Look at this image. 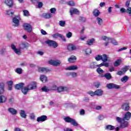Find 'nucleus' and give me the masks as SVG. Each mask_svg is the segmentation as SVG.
Returning a JSON list of instances; mask_svg holds the SVG:
<instances>
[{
	"mask_svg": "<svg viewBox=\"0 0 131 131\" xmlns=\"http://www.w3.org/2000/svg\"><path fill=\"white\" fill-rule=\"evenodd\" d=\"M24 85H25L24 83H23V82L18 84H16V85H15V89L18 90H21L22 93H23L24 95L27 94L28 91L33 90H30L29 88H27L26 87L23 88L24 87Z\"/></svg>",
	"mask_w": 131,
	"mask_h": 131,
	"instance_id": "1",
	"label": "nucleus"
},
{
	"mask_svg": "<svg viewBox=\"0 0 131 131\" xmlns=\"http://www.w3.org/2000/svg\"><path fill=\"white\" fill-rule=\"evenodd\" d=\"M116 120L118 121V123H120V127L121 128H125L129 126V123L127 121L124 120H121V118L120 117H117Z\"/></svg>",
	"mask_w": 131,
	"mask_h": 131,
	"instance_id": "2",
	"label": "nucleus"
},
{
	"mask_svg": "<svg viewBox=\"0 0 131 131\" xmlns=\"http://www.w3.org/2000/svg\"><path fill=\"white\" fill-rule=\"evenodd\" d=\"M64 121L68 123H71L72 125H73L74 126H77L78 123L76 121V120L74 119H72V118H70L68 116L65 117L63 118Z\"/></svg>",
	"mask_w": 131,
	"mask_h": 131,
	"instance_id": "3",
	"label": "nucleus"
},
{
	"mask_svg": "<svg viewBox=\"0 0 131 131\" xmlns=\"http://www.w3.org/2000/svg\"><path fill=\"white\" fill-rule=\"evenodd\" d=\"M102 39L104 41H107V42H110L114 46H118V43L116 40H114V38L107 37V36H102Z\"/></svg>",
	"mask_w": 131,
	"mask_h": 131,
	"instance_id": "4",
	"label": "nucleus"
},
{
	"mask_svg": "<svg viewBox=\"0 0 131 131\" xmlns=\"http://www.w3.org/2000/svg\"><path fill=\"white\" fill-rule=\"evenodd\" d=\"M45 43L46 44L48 45L49 47H53L54 49L57 48L58 46V43L54 40H48L47 41H45Z\"/></svg>",
	"mask_w": 131,
	"mask_h": 131,
	"instance_id": "5",
	"label": "nucleus"
},
{
	"mask_svg": "<svg viewBox=\"0 0 131 131\" xmlns=\"http://www.w3.org/2000/svg\"><path fill=\"white\" fill-rule=\"evenodd\" d=\"M20 20H21V17H20V15L13 17L12 19L13 26L15 27H18V26L19 25Z\"/></svg>",
	"mask_w": 131,
	"mask_h": 131,
	"instance_id": "6",
	"label": "nucleus"
},
{
	"mask_svg": "<svg viewBox=\"0 0 131 131\" xmlns=\"http://www.w3.org/2000/svg\"><path fill=\"white\" fill-rule=\"evenodd\" d=\"M24 29L26 30L28 32H31L32 31V26L30 24L25 23L23 25Z\"/></svg>",
	"mask_w": 131,
	"mask_h": 131,
	"instance_id": "7",
	"label": "nucleus"
},
{
	"mask_svg": "<svg viewBox=\"0 0 131 131\" xmlns=\"http://www.w3.org/2000/svg\"><path fill=\"white\" fill-rule=\"evenodd\" d=\"M106 87L110 90H111V89L118 90L120 89L119 85H117L116 84H113V83L107 84Z\"/></svg>",
	"mask_w": 131,
	"mask_h": 131,
	"instance_id": "8",
	"label": "nucleus"
},
{
	"mask_svg": "<svg viewBox=\"0 0 131 131\" xmlns=\"http://www.w3.org/2000/svg\"><path fill=\"white\" fill-rule=\"evenodd\" d=\"M77 50V47L75 44L74 43H69L68 45V50L70 51H76Z\"/></svg>",
	"mask_w": 131,
	"mask_h": 131,
	"instance_id": "9",
	"label": "nucleus"
},
{
	"mask_svg": "<svg viewBox=\"0 0 131 131\" xmlns=\"http://www.w3.org/2000/svg\"><path fill=\"white\" fill-rule=\"evenodd\" d=\"M49 64L50 65H52L53 66H54V67H57L59 65H60L61 61L59 60H51L49 61Z\"/></svg>",
	"mask_w": 131,
	"mask_h": 131,
	"instance_id": "10",
	"label": "nucleus"
},
{
	"mask_svg": "<svg viewBox=\"0 0 131 131\" xmlns=\"http://www.w3.org/2000/svg\"><path fill=\"white\" fill-rule=\"evenodd\" d=\"M130 118H131V113H130L129 112H127L126 113H125V115L124 116V117L121 118V120L129 121Z\"/></svg>",
	"mask_w": 131,
	"mask_h": 131,
	"instance_id": "11",
	"label": "nucleus"
},
{
	"mask_svg": "<svg viewBox=\"0 0 131 131\" xmlns=\"http://www.w3.org/2000/svg\"><path fill=\"white\" fill-rule=\"evenodd\" d=\"M29 46L28 42H21L19 45V48L20 50H24L25 49L28 48Z\"/></svg>",
	"mask_w": 131,
	"mask_h": 131,
	"instance_id": "12",
	"label": "nucleus"
},
{
	"mask_svg": "<svg viewBox=\"0 0 131 131\" xmlns=\"http://www.w3.org/2000/svg\"><path fill=\"white\" fill-rule=\"evenodd\" d=\"M48 119V116L46 115H41L40 117H38L37 118V122H44L47 121Z\"/></svg>",
	"mask_w": 131,
	"mask_h": 131,
	"instance_id": "13",
	"label": "nucleus"
},
{
	"mask_svg": "<svg viewBox=\"0 0 131 131\" xmlns=\"http://www.w3.org/2000/svg\"><path fill=\"white\" fill-rule=\"evenodd\" d=\"M121 109L124 111H128L129 110V104L128 103H123L121 104Z\"/></svg>",
	"mask_w": 131,
	"mask_h": 131,
	"instance_id": "14",
	"label": "nucleus"
},
{
	"mask_svg": "<svg viewBox=\"0 0 131 131\" xmlns=\"http://www.w3.org/2000/svg\"><path fill=\"white\" fill-rule=\"evenodd\" d=\"M37 88V83L36 82H32L27 85V89L30 90H34Z\"/></svg>",
	"mask_w": 131,
	"mask_h": 131,
	"instance_id": "15",
	"label": "nucleus"
},
{
	"mask_svg": "<svg viewBox=\"0 0 131 131\" xmlns=\"http://www.w3.org/2000/svg\"><path fill=\"white\" fill-rule=\"evenodd\" d=\"M53 37H54V38H57L59 37L64 42L66 41V39L64 37V36H63L62 34H54V35H53Z\"/></svg>",
	"mask_w": 131,
	"mask_h": 131,
	"instance_id": "16",
	"label": "nucleus"
},
{
	"mask_svg": "<svg viewBox=\"0 0 131 131\" xmlns=\"http://www.w3.org/2000/svg\"><path fill=\"white\" fill-rule=\"evenodd\" d=\"M4 3L9 8H12V7L14 6V2L13 1V0H5L4 1Z\"/></svg>",
	"mask_w": 131,
	"mask_h": 131,
	"instance_id": "17",
	"label": "nucleus"
},
{
	"mask_svg": "<svg viewBox=\"0 0 131 131\" xmlns=\"http://www.w3.org/2000/svg\"><path fill=\"white\" fill-rule=\"evenodd\" d=\"M50 70L48 69V68H38V72L40 73H47L48 72H49Z\"/></svg>",
	"mask_w": 131,
	"mask_h": 131,
	"instance_id": "18",
	"label": "nucleus"
},
{
	"mask_svg": "<svg viewBox=\"0 0 131 131\" xmlns=\"http://www.w3.org/2000/svg\"><path fill=\"white\" fill-rule=\"evenodd\" d=\"M70 13L71 16H72L74 14H78L79 13V11H78L76 8H71L70 10Z\"/></svg>",
	"mask_w": 131,
	"mask_h": 131,
	"instance_id": "19",
	"label": "nucleus"
},
{
	"mask_svg": "<svg viewBox=\"0 0 131 131\" xmlns=\"http://www.w3.org/2000/svg\"><path fill=\"white\" fill-rule=\"evenodd\" d=\"M5 92V84L4 82H1L0 84V95H3Z\"/></svg>",
	"mask_w": 131,
	"mask_h": 131,
	"instance_id": "20",
	"label": "nucleus"
},
{
	"mask_svg": "<svg viewBox=\"0 0 131 131\" xmlns=\"http://www.w3.org/2000/svg\"><path fill=\"white\" fill-rule=\"evenodd\" d=\"M8 111L12 115H16V114L17 113V110L13 108H9L8 109Z\"/></svg>",
	"mask_w": 131,
	"mask_h": 131,
	"instance_id": "21",
	"label": "nucleus"
},
{
	"mask_svg": "<svg viewBox=\"0 0 131 131\" xmlns=\"http://www.w3.org/2000/svg\"><path fill=\"white\" fill-rule=\"evenodd\" d=\"M96 23L97 24H98V25H99V26H102V25H103V19L101 18V17H97Z\"/></svg>",
	"mask_w": 131,
	"mask_h": 131,
	"instance_id": "22",
	"label": "nucleus"
},
{
	"mask_svg": "<svg viewBox=\"0 0 131 131\" xmlns=\"http://www.w3.org/2000/svg\"><path fill=\"white\" fill-rule=\"evenodd\" d=\"M40 80L41 82L45 83L48 82V77L45 75H42L40 76Z\"/></svg>",
	"mask_w": 131,
	"mask_h": 131,
	"instance_id": "23",
	"label": "nucleus"
},
{
	"mask_svg": "<svg viewBox=\"0 0 131 131\" xmlns=\"http://www.w3.org/2000/svg\"><path fill=\"white\" fill-rule=\"evenodd\" d=\"M57 91H58V93H61L62 92H64V91H67L68 88L67 87H58L57 89H56Z\"/></svg>",
	"mask_w": 131,
	"mask_h": 131,
	"instance_id": "24",
	"label": "nucleus"
},
{
	"mask_svg": "<svg viewBox=\"0 0 131 131\" xmlns=\"http://www.w3.org/2000/svg\"><path fill=\"white\" fill-rule=\"evenodd\" d=\"M30 1L33 4H38V8H42V3L38 2L37 0H30Z\"/></svg>",
	"mask_w": 131,
	"mask_h": 131,
	"instance_id": "25",
	"label": "nucleus"
},
{
	"mask_svg": "<svg viewBox=\"0 0 131 131\" xmlns=\"http://www.w3.org/2000/svg\"><path fill=\"white\" fill-rule=\"evenodd\" d=\"M101 77H105L107 80H110L112 78V76L110 73H106L104 75H101Z\"/></svg>",
	"mask_w": 131,
	"mask_h": 131,
	"instance_id": "26",
	"label": "nucleus"
},
{
	"mask_svg": "<svg viewBox=\"0 0 131 131\" xmlns=\"http://www.w3.org/2000/svg\"><path fill=\"white\" fill-rule=\"evenodd\" d=\"M96 94V96H101L103 95V91L101 90H96V91L94 92Z\"/></svg>",
	"mask_w": 131,
	"mask_h": 131,
	"instance_id": "27",
	"label": "nucleus"
},
{
	"mask_svg": "<svg viewBox=\"0 0 131 131\" xmlns=\"http://www.w3.org/2000/svg\"><path fill=\"white\" fill-rule=\"evenodd\" d=\"M78 69L77 66H70L68 68H67L66 70H69V71H73V70H76Z\"/></svg>",
	"mask_w": 131,
	"mask_h": 131,
	"instance_id": "28",
	"label": "nucleus"
},
{
	"mask_svg": "<svg viewBox=\"0 0 131 131\" xmlns=\"http://www.w3.org/2000/svg\"><path fill=\"white\" fill-rule=\"evenodd\" d=\"M122 63V60L121 59H118L116 60L115 62L114 63V66L115 67H118L120 65H121V63Z\"/></svg>",
	"mask_w": 131,
	"mask_h": 131,
	"instance_id": "29",
	"label": "nucleus"
},
{
	"mask_svg": "<svg viewBox=\"0 0 131 131\" xmlns=\"http://www.w3.org/2000/svg\"><path fill=\"white\" fill-rule=\"evenodd\" d=\"M7 98L5 96H0V103H3L6 102Z\"/></svg>",
	"mask_w": 131,
	"mask_h": 131,
	"instance_id": "30",
	"label": "nucleus"
},
{
	"mask_svg": "<svg viewBox=\"0 0 131 131\" xmlns=\"http://www.w3.org/2000/svg\"><path fill=\"white\" fill-rule=\"evenodd\" d=\"M93 14L95 17H98V16H100V14H101V13L99 10L95 9L93 12Z\"/></svg>",
	"mask_w": 131,
	"mask_h": 131,
	"instance_id": "31",
	"label": "nucleus"
},
{
	"mask_svg": "<svg viewBox=\"0 0 131 131\" xmlns=\"http://www.w3.org/2000/svg\"><path fill=\"white\" fill-rule=\"evenodd\" d=\"M41 91L43 92H49L52 91L51 89L48 88V87H47V86H43L41 89Z\"/></svg>",
	"mask_w": 131,
	"mask_h": 131,
	"instance_id": "32",
	"label": "nucleus"
},
{
	"mask_svg": "<svg viewBox=\"0 0 131 131\" xmlns=\"http://www.w3.org/2000/svg\"><path fill=\"white\" fill-rule=\"evenodd\" d=\"M94 41H95V39L94 38H92L91 39L88 40L87 41V45L89 46H93V42H94Z\"/></svg>",
	"mask_w": 131,
	"mask_h": 131,
	"instance_id": "33",
	"label": "nucleus"
},
{
	"mask_svg": "<svg viewBox=\"0 0 131 131\" xmlns=\"http://www.w3.org/2000/svg\"><path fill=\"white\" fill-rule=\"evenodd\" d=\"M76 60V57L75 56L71 57V58H68V62L70 63H74V62Z\"/></svg>",
	"mask_w": 131,
	"mask_h": 131,
	"instance_id": "34",
	"label": "nucleus"
},
{
	"mask_svg": "<svg viewBox=\"0 0 131 131\" xmlns=\"http://www.w3.org/2000/svg\"><path fill=\"white\" fill-rule=\"evenodd\" d=\"M20 116L22 118H26V114L24 110L20 111Z\"/></svg>",
	"mask_w": 131,
	"mask_h": 131,
	"instance_id": "35",
	"label": "nucleus"
},
{
	"mask_svg": "<svg viewBox=\"0 0 131 131\" xmlns=\"http://www.w3.org/2000/svg\"><path fill=\"white\" fill-rule=\"evenodd\" d=\"M52 16V15L51 13H45L43 14V17L45 19H50Z\"/></svg>",
	"mask_w": 131,
	"mask_h": 131,
	"instance_id": "36",
	"label": "nucleus"
},
{
	"mask_svg": "<svg viewBox=\"0 0 131 131\" xmlns=\"http://www.w3.org/2000/svg\"><path fill=\"white\" fill-rule=\"evenodd\" d=\"M115 127L112 125H108L106 126V129L108 130H113Z\"/></svg>",
	"mask_w": 131,
	"mask_h": 131,
	"instance_id": "37",
	"label": "nucleus"
},
{
	"mask_svg": "<svg viewBox=\"0 0 131 131\" xmlns=\"http://www.w3.org/2000/svg\"><path fill=\"white\" fill-rule=\"evenodd\" d=\"M128 79L129 78L127 77V76H125L121 78V81L122 82H126V81H127Z\"/></svg>",
	"mask_w": 131,
	"mask_h": 131,
	"instance_id": "38",
	"label": "nucleus"
},
{
	"mask_svg": "<svg viewBox=\"0 0 131 131\" xmlns=\"http://www.w3.org/2000/svg\"><path fill=\"white\" fill-rule=\"evenodd\" d=\"M129 66H125L124 68L121 69V71L123 72H126L128 70H129Z\"/></svg>",
	"mask_w": 131,
	"mask_h": 131,
	"instance_id": "39",
	"label": "nucleus"
},
{
	"mask_svg": "<svg viewBox=\"0 0 131 131\" xmlns=\"http://www.w3.org/2000/svg\"><path fill=\"white\" fill-rule=\"evenodd\" d=\"M23 15L25 17H29L30 15L29 14V11L28 10H23Z\"/></svg>",
	"mask_w": 131,
	"mask_h": 131,
	"instance_id": "40",
	"label": "nucleus"
},
{
	"mask_svg": "<svg viewBox=\"0 0 131 131\" xmlns=\"http://www.w3.org/2000/svg\"><path fill=\"white\" fill-rule=\"evenodd\" d=\"M102 61L104 62L108 61V56L106 54H103Z\"/></svg>",
	"mask_w": 131,
	"mask_h": 131,
	"instance_id": "41",
	"label": "nucleus"
},
{
	"mask_svg": "<svg viewBox=\"0 0 131 131\" xmlns=\"http://www.w3.org/2000/svg\"><path fill=\"white\" fill-rule=\"evenodd\" d=\"M95 59H96V61H99L100 60L102 61V56L101 55H96V57H95Z\"/></svg>",
	"mask_w": 131,
	"mask_h": 131,
	"instance_id": "42",
	"label": "nucleus"
},
{
	"mask_svg": "<svg viewBox=\"0 0 131 131\" xmlns=\"http://www.w3.org/2000/svg\"><path fill=\"white\" fill-rule=\"evenodd\" d=\"M59 25L61 27H65V25H66V21L60 20L59 21Z\"/></svg>",
	"mask_w": 131,
	"mask_h": 131,
	"instance_id": "43",
	"label": "nucleus"
},
{
	"mask_svg": "<svg viewBox=\"0 0 131 131\" xmlns=\"http://www.w3.org/2000/svg\"><path fill=\"white\" fill-rule=\"evenodd\" d=\"M91 53H92V51L91 49L88 48V49H86V50H85V54H86V55H89Z\"/></svg>",
	"mask_w": 131,
	"mask_h": 131,
	"instance_id": "44",
	"label": "nucleus"
},
{
	"mask_svg": "<svg viewBox=\"0 0 131 131\" xmlns=\"http://www.w3.org/2000/svg\"><path fill=\"white\" fill-rule=\"evenodd\" d=\"M6 14L8 15V16H12V15H14V12L12 11L11 10H7Z\"/></svg>",
	"mask_w": 131,
	"mask_h": 131,
	"instance_id": "45",
	"label": "nucleus"
},
{
	"mask_svg": "<svg viewBox=\"0 0 131 131\" xmlns=\"http://www.w3.org/2000/svg\"><path fill=\"white\" fill-rule=\"evenodd\" d=\"M96 72L98 73L99 74H103L104 73V71L100 68L96 69Z\"/></svg>",
	"mask_w": 131,
	"mask_h": 131,
	"instance_id": "46",
	"label": "nucleus"
},
{
	"mask_svg": "<svg viewBox=\"0 0 131 131\" xmlns=\"http://www.w3.org/2000/svg\"><path fill=\"white\" fill-rule=\"evenodd\" d=\"M96 68H97V64H95V63L92 62L91 64H90V68L92 69H95Z\"/></svg>",
	"mask_w": 131,
	"mask_h": 131,
	"instance_id": "47",
	"label": "nucleus"
},
{
	"mask_svg": "<svg viewBox=\"0 0 131 131\" xmlns=\"http://www.w3.org/2000/svg\"><path fill=\"white\" fill-rule=\"evenodd\" d=\"M87 94H89V95L91 96L92 97L96 96L95 93L93 91H90L88 92Z\"/></svg>",
	"mask_w": 131,
	"mask_h": 131,
	"instance_id": "48",
	"label": "nucleus"
},
{
	"mask_svg": "<svg viewBox=\"0 0 131 131\" xmlns=\"http://www.w3.org/2000/svg\"><path fill=\"white\" fill-rule=\"evenodd\" d=\"M67 4L71 7H74L75 6V3L73 1H70L67 3Z\"/></svg>",
	"mask_w": 131,
	"mask_h": 131,
	"instance_id": "49",
	"label": "nucleus"
},
{
	"mask_svg": "<svg viewBox=\"0 0 131 131\" xmlns=\"http://www.w3.org/2000/svg\"><path fill=\"white\" fill-rule=\"evenodd\" d=\"M13 51H14L15 53L17 55H20V53H21V52H20V49H14L13 50Z\"/></svg>",
	"mask_w": 131,
	"mask_h": 131,
	"instance_id": "50",
	"label": "nucleus"
},
{
	"mask_svg": "<svg viewBox=\"0 0 131 131\" xmlns=\"http://www.w3.org/2000/svg\"><path fill=\"white\" fill-rule=\"evenodd\" d=\"M23 70L21 69H16V73L19 74L23 73Z\"/></svg>",
	"mask_w": 131,
	"mask_h": 131,
	"instance_id": "51",
	"label": "nucleus"
},
{
	"mask_svg": "<svg viewBox=\"0 0 131 131\" xmlns=\"http://www.w3.org/2000/svg\"><path fill=\"white\" fill-rule=\"evenodd\" d=\"M125 72H123L122 71H119L118 72H117V75H119V76H121L122 75H124L125 74Z\"/></svg>",
	"mask_w": 131,
	"mask_h": 131,
	"instance_id": "52",
	"label": "nucleus"
},
{
	"mask_svg": "<svg viewBox=\"0 0 131 131\" xmlns=\"http://www.w3.org/2000/svg\"><path fill=\"white\" fill-rule=\"evenodd\" d=\"M58 89L56 85H53L52 86H51V91H56V90Z\"/></svg>",
	"mask_w": 131,
	"mask_h": 131,
	"instance_id": "53",
	"label": "nucleus"
},
{
	"mask_svg": "<svg viewBox=\"0 0 131 131\" xmlns=\"http://www.w3.org/2000/svg\"><path fill=\"white\" fill-rule=\"evenodd\" d=\"M79 19L80 21H81V22H85V21L86 20L85 17H84L80 16Z\"/></svg>",
	"mask_w": 131,
	"mask_h": 131,
	"instance_id": "54",
	"label": "nucleus"
},
{
	"mask_svg": "<svg viewBox=\"0 0 131 131\" xmlns=\"http://www.w3.org/2000/svg\"><path fill=\"white\" fill-rule=\"evenodd\" d=\"M7 84H8V86H13V81H7Z\"/></svg>",
	"mask_w": 131,
	"mask_h": 131,
	"instance_id": "55",
	"label": "nucleus"
},
{
	"mask_svg": "<svg viewBox=\"0 0 131 131\" xmlns=\"http://www.w3.org/2000/svg\"><path fill=\"white\" fill-rule=\"evenodd\" d=\"M13 102H14V98L13 97H11L9 99V103H10L11 104H13Z\"/></svg>",
	"mask_w": 131,
	"mask_h": 131,
	"instance_id": "56",
	"label": "nucleus"
},
{
	"mask_svg": "<svg viewBox=\"0 0 131 131\" xmlns=\"http://www.w3.org/2000/svg\"><path fill=\"white\" fill-rule=\"evenodd\" d=\"M56 8H52L50 9V12L51 14H55L56 13Z\"/></svg>",
	"mask_w": 131,
	"mask_h": 131,
	"instance_id": "57",
	"label": "nucleus"
},
{
	"mask_svg": "<svg viewBox=\"0 0 131 131\" xmlns=\"http://www.w3.org/2000/svg\"><path fill=\"white\" fill-rule=\"evenodd\" d=\"M126 13H127V14H129V15L131 16V7L127 8Z\"/></svg>",
	"mask_w": 131,
	"mask_h": 131,
	"instance_id": "58",
	"label": "nucleus"
},
{
	"mask_svg": "<svg viewBox=\"0 0 131 131\" xmlns=\"http://www.w3.org/2000/svg\"><path fill=\"white\" fill-rule=\"evenodd\" d=\"M77 74L75 72L71 73V76L73 78H76L77 77Z\"/></svg>",
	"mask_w": 131,
	"mask_h": 131,
	"instance_id": "59",
	"label": "nucleus"
},
{
	"mask_svg": "<svg viewBox=\"0 0 131 131\" xmlns=\"http://www.w3.org/2000/svg\"><path fill=\"white\" fill-rule=\"evenodd\" d=\"M79 114L80 115H84L85 114V112L84 110L82 109L81 110L80 112H79Z\"/></svg>",
	"mask_w": 131,
	"mask_h": 131,
	"instance_id": "60",
	"label": "nucleus"
},
{
	"mask_svg": "<svg viewBox=\"0 0 131 131\" xmlns=\"http://www.w3.org/2000/svg\"><path fill=\"white\" fill-rule=\"evenodd\" d=\"M126 49H127V47H123L122 48L118 49V52H121L122 51L126 50Z\"/></svg>",
	"mask_w": 131,
	"mask_h": 131,
	"instance_id": "61",
	"label": "nucleus"
},
{
	"mask_svg": "<svg viewBox=\"0 0 131 131\" xmlns=\"http://www.w3.org/2000/svg\"><path fill=\"white\" fill-rule=\"evenodd\" d=\"M6 52V49L2 48L1 51V54L3 55L5 54V52Z\"/></svg>",
	"mask_w": 131,
	"mask_h": 131,
	"instance_id": "62",
	"label": "nucleus"
},
{
	"mask_svg": "<svg viewBox=\"0 0 131 131\" xmlns=\"http://www.w3.org/2000/svg\"><path fill=\"white\" fill-rule=\"evenodd\" d=\"M126 11H127V10H126V9L124 8H121V9H120L121 13H125V12H126Z\"/></svg>",
	"mask_w": 131,
	"mask_h": 131,
	"instance_id": "63",
	"label": "nucleus"
},
{
	"mask_svg": "<svg viewBox=\"0 0 131 131\" xmlns=\"http://www.w3.org/2000/svg\"><path fill=\"white\" fill-rule=\"evenodd\" d=\"M63 131H73L72 129H71L69 128H67L66 129H64Z\"/></svg>",
	"mask_w": 131,
	"mask_h": 131,
	"instance_id": "64",
	"label": "nucleus"
}]
</instances>
